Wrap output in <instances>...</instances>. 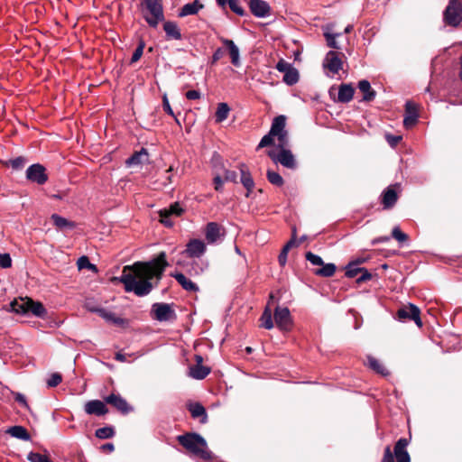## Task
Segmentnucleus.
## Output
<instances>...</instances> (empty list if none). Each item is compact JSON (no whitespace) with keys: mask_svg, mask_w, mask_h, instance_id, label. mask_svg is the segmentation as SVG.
Wrapping results in <instances>:
<instances>
[{"mask_svg":"<svg viewBox=\"0 0 462 462\" xmlns=\"http://www.w3.org/2000/svg\"><path fill=\"white\" fill-rule=\"evenodd\" d=\"M163 30L166 34V39L170 40H181L182 35L177 23L172 21H166L163 23Z\"/></svg>","mask_w":462,"mask_h":462,"instance_id":"b1692460","label":"nucleus"},{"mask_svg":"<svg viewBox=\"0 0 462 462\" xmlns=\"http://www.w3.org/2000/svg\"><path fill=\"white\" fill-rule=\"evenodd\" d=\"M97 438L100 439H111L115 435V430L111 426L97 429L95 432Z\"/></svg>","mask_w":462,"mask_h":462,"instance_id":"c03bdc74","label":"nucleus"},{"mask_svg":"<svg viewBox=\"0 0 462 462\" xmlns=\"http://www.w3.org/2000/svg\"><path fill=\"white\" fill-rule=\"evenodd\" d=\"M335 24L328 23L322 27L323 36L326 40L328 47L334 50H340V46L337 41V38L341 36V32H334Z\"/></svg>","mask_w":462,"mask_h":462,"instance_id":"aec40b11","label":"nucleus"},{"mask_svg":"<svg viewBox=\"0 0 462 462\" xmlns=\"http://www.w3.org/2000/svg\"><path fill=\"white\" fill-rule=\"evenodd\" d=\"M226 235L225 228L216 222H209L205 228V237L208 244L221 241Z\"/></svg>","mask_w":462,"mask_h":462,"instance_id":"4468645a","label":"nucleus"},{"mask_svg":"<svg viewBox=\"0 0 462 462\" xmlns=\"http://www.w3.org/2000/svg\"><path fill=\"white\" fill-rule=\"evenodd\" d=\"M221 42L223 45L226 48L228 54L231 59V63L235 67H239L241 65L240 62V53L238 47L235 44V42L232 40L226 39V38H220Z\"/></svg>","mask_w":462,"mask_h":462,"instance_id":"5701e85b","label":"nucleus"},{"mask_svg":"<svg viewBox=\"0 0 462 462\" xmlns=\"http://www.w3.org/2000/svg\"><path fill=\"white\" fill-rule=\"evenodd\" d=\"M142 5L148 12L143 18L149 26L156 28L160 22L164 21L162 0H143Z\"/></svg>","mask_w":462,"mask_h":462,"instance_id":"39448f33","label":"nucleus"},{"mask_svg":"<svg viewBox=\"0 0 462 462\" xmlns=\"http://www.w3.org/2000/svg\"><path fill=\"white\" fill-rule=\"evenodd\" d=\"M385 139L392 147H395L402 140V135H393L391 134H385Z\"/></svg>","mask_w":462,"mask_h":462,"instance_id":"bf43d9fd","label":"nucleus"},{"mask_svg":"<svg viewBox=\"0 0 462 462\" xmlns=\"http://www.w3.org/2000/svg\"><path fill=\"white\" fill-rule=\"evenodd\" d=\"M167 264L166 254L162 252L152 261L147 263L137 262L132 266H125L119 280L124 284L126 292H134L137 296H145L152 289L151 281L153 278L161 279Z\"/></svg>","mask_w":462,"mask_h":462,"instance_id":"f257e3e1","label":"nucleus"},{"mask_svg":"<svg viewBox=\"0 0 462 462\" xmlns=\"http://www.w3.org/2000/svg\"><path fill=\"white\" fill-rule=\"evenodd\" d=\"M12 265V259L8 254H0V266L2 268H9Z\"/></svg>","mask_w":462,"mask_h":462,"instance_id":"e2e57ef3","label":"nucleus"},{"mask_svg":"<svg viewBox=\"0 0 462 462\" xmlns=\"http://www.w3.org/2000/svg\"><path fill=\"white\" fill-rule=\"evenodd\" d=\"M355 88L351 84H341L338 88L337 101L339 103H348L353 99Z\"/></svg>","mask_w":462,"mask_h":462,"instance_id":"a878e982","label":"nucleus"},{"mask_svg":"<svg viewBox=\"0 0 462 462\" xmlns=\"http://www.w3.org/2000/svg\"><path fill=\"white\" fill-rule=\"evenodd\" d=\"M151 313L154 319L161 322L170 321L176 318L174 310L168 303H154L152 306Z\"/></svg>","mask_w":462,"mask_h":462,"instance_id":"9d476101","label":"nucleus"},{"mask_svg":"<svg viewBox=\"0 0 462 462\" xmlns=\"http://www.w3.org/2000/svg\"><path fill=\"white\" fill-rule=\"evenodd\" d=\"M93 311H96L97 313H98V315L102 319H104L106 321H107L109 323L116 324V325L124 324V319L119 317H116V314L112 311L106 310L105 309H97V310H93Z\"/></svg>","mask_w":462,"mask_h":462,"instance_id":"f704fd0d","label":"nucleus"},{"mask_svg":"<svg viewBox=\"0 0 462 462\" xmlns=\"http://www.w3.org/2000/svg\"><path fill=\"white\" fill-rule=\"evenodd\" d=\"M144 47H145V42L143 40L141 39L138 42V46L136 47V49L134 50V51L133 53V56L131 58V63H134L141 59V57L143 53Z\"/></svg>","mask_w":462,"mask_h":462,"instance_id":"3c124183","label":"nucleus"},{"mask_svg":"<svg viewBox=\"0 0 462 462\" xmlns=\"http://www.w3.org/2000/svg\"><path fill=\"white\" fill-rule=\"evenodd\" d=\"M248 6L255 17L263 18L271 14V6L264 0H249Z\"/></svg>","mask_w":462,"mask_h":462,"instance_id":"f3484780","label":"nucleus"},{"mask_svg":"<svg viewBox=\"0 0 462 462\" xmlns=\"http://www.w3.org/2000/svg\"><path fill=\"white\" fill-rule=\"evenodd\" d=\"M25 178L29 182L41 186L48 181L49 175L46 168L42 164L34 163L27 168Z\"/></svg>","mask_w":462,"mask_h":462,"instance_id":"1a4fd4ad","label":"nucleus"},{"mask_svg":"<svg viewBox=\"0 0 462 462\" xmlns=\"http://www.w3.org/2000/svg\"><path fill=\"white\" fill-rule=\"evenodd\" d=\"M183 212L184 209L180 207V204H171L169 208L159 211L160 222L167 227H171L173 226L171 217H180Z\"/></svg>","mask_w":462,"mask_h":462,"instance_id":"ddd939ff","label":"nucleus"},{"mask_svg":"<svg viewBox=\"0 0 462 462\" xmlns=\"http://www.w3.org/2000/svg\"><path fill=\"white\" fill-rule=\"evenodd\" d=\"M322 268L315 271V274L321 277H331L335 274L337 267L334 263H326L321 265Z\"/></svg>","mask_w":462,"mask_h":462,"instance_id":"37998d69","label":"nucleus"},{"mask_svg":"<svg viewBox=\"0 0 462 462\" xmlns=\"http://www.w3.org/2000/svg\"><path fill=\"white\" fill-rule=\"evenodd\" d=\"M225 55V50L223 48H217L212 55L211 65H215L220 59Z\"/></svg>","mask_w":462,"mask_h":462,"instance_id":"0e129e2a","label":"nucleus"},{"mask_svg":"<svg viewBox=\"0 0 462 462\" xmlns=\"http://www.w3.org/2000/svg\"><path fill=\"white\" fill-rule=\"evenodd\" d=\"M419 114L417 105L412 101H407L405 104V116L403 125L406 128L413 126L418 121Z\"/></svg>","mask_w":462,"mask_h":462,"instance_id":"4be33fe9","label":"nucleus"},{"mask_svg":"<svg viewBox=\"0 0 462 462\" xmlns=\"http://www.w3.org/2000/svg\"><path fill=\"white\" fill-rule=\"evenodd\" d=\"M51 199H58V200H64V199H69V193L67 190H59L53 194H51Z\"/></svg>","mask_w":462,"mask_h":462,"instance_id":"052dcab7","label":"nucleus"},{"mask_svg":"<svg viewBox=\"0 0 462 462\" xmlns=\"http://www.w3.org/2000/svg\"><path fill=\"white\" fill-rule=\"evenodd\" d=\"M402 191L401 184L395 183L390 185L382 194L381 202H396L399 193Z\"/></svg>","mask_w":462,"mask_h":462,"instance_id":"393cba45","label":"nucleus"},{"mask_svg":"<svg viewBox=\"0 0 462 462\" xmlns=\"http://www.w3.org/2000/svg\"><path fill=\"white\" fill-rule=\"evenodd\" d=\"M77 265H78L79 270H83V269L97 270L96 265L91 263L89 262L88 257L85 256V255H83L78 259Z\"/></svg>","mask_w":462,"mask_h":462,"instance_id":"8fccbe9b","label":"nucleus"},{"mask_svg":"<svg viewBox=\"0 0 462 462\" xmlns=\"http://www.w3.org/2000/svg\"><path fill=\"white\" fill-rule=\"evenodd\" d=\"M172 277L180 283V285L187 291L196 292L199 291V287L190 279L187 278L181 273H175Z\"/></svg>","mask_w":462,"mask_h":462,"instance_id":"cd10ccee","label":"nucleus"},{"mask_svg":"<svg viewBox=\"0 0 462 462\" xmlns=\"http://www.w3.org/2000/svg\"><path fill=\"white\" fill-rule=\"evenodd\" d=\"M51 220L53 221V224L60 229H64V228H74L75 227V224L71 221H69L68 219L57 215V214H53L51 216Z\"/></svg>","mask_w":462,"mask_h":462,"instance_id":"ea45409f","label":"nucleus"},{"mask_svg":"<svg viewBox=\"0 0 462 462\" xmlns=\"http://www.w3.org/2000/svg\"><path fill=\"white\" fill-rule=\"evenodd\" d=\"M262 327L266 329L273 328L272 311L269 307H266L262 317H261Z\"/></svg>","mask_w":462,"mask_h":462,"instance_id":"a18cd8bd","label":"nucleus"},{"mask_svg":"<svg viewBox=\"0 0 462 462\" xmlns=\"http://www.w3.org/2000/svg\"><path fill=\"white\" fill-rule=\"evenodd\" d=\"M443 19L446 24L457 27L462 22V4L459 0H449Z\"/></svg>","mask_w":462,"mask_h":462,"instance_id":"423d86ee","label":"nucleus"},{"mask_svg":"<svg viewBox=\"0 0 462 462\" xmlns=\"http://www.w3.org/2000/svg\"><path fill=\"white\" fill-rule=\"evenodd\" d=\"M189 411L193 418H202L201 422L207 420V413L205 408L199 402L190 403Z\"/></svg>","mask_w":462,"mask_h":462,"instance_id":"e433bc0d","label":"nucleus"},{"mask_svg":"<svg viewBox=\"0 0 462 462\" xmlns=\"http://www.w3.org/2000/svg\"><path fill=\"white\" fill-rule=\"evenodd\" d=\"M204 8V5L201 4L199 0H194L191 3H188L182 6L180 10L179 16L184 17L187 15H193L198 14V12Z\"/></svg>","mask_w":462,"mask_h":462,"instance_id":"7c9ffc66","label":"nucleus"},{"mask_svg":"<svg viewBox=\"0 0 462 462\" xmlns=\"http://www.w3.org/2000/svg\"><path fill=\"white\" fill-rule=\"evenodd\" d=\"M185 97L189 100H195L199 99L201 94L198 90H189L188 92H186Z\"/></svg>","mask_w":462,"mask_h":462,"instance_id":"774afa93","label":"nucleus"},{"mask_svg":"<svg viewBox=\"0 0 462 462\" xmlns=\"http://www.w3.org/2000/svg\"><path fill=\"white\" fill-rule=\"evenodd\" d=\"M27 162L28 159L25 156H18L10 160L0 161L3 166L7 168L11 167L14 171H16L23 170Z\"/></svg>","mask_w":462,"mask_h":462,"instance_id":"473e14b6","label":"nucleus"},{"mask_svg":"<svg viewBox=\"0 0 462 462\" xmlns=\"http://www.w3.org/2000/svg\"><path fill=\"white\" fill-rule=\"evenodd\" d=\"M277 70H279L280 72H282L283 74H285V71H288L291 68H292V65L287 61H285L284 60H280L277 64H276V67Z\"/></svg>","mask_w":462,"mask_h":462,"instance_id":"680f3d73","label":"nucleus"},{"mask_svg":"<svg viewBox=\"0 0 462 462\" xmlns=\"http://www.w3.org/2000/svg\"><path fill=\"white\" fill-rule=\"evenodd\" d=\"M239 169H240V173H241V178H240L241 183L246 189V190L249 192L254 186V180H253L251 173L246 165L241 164Z\"/></svg>","mask_w":462,"mask_h":462,"instance_id":"72a5a7b5","label":"nucleus"},{"mask_svg":"<svg viewBox=\"0 0 462 462\" xmlns=\"http://www.w3.org/2000/svg\"><path fill=\"white\" fill-rule=\"evenodd\" d=\"M27 459L30 462H51L46 455H42L36 452H30L27 456Z\"/></svg>","mask_w":462,"mask_h":462,"instance_id":"864d4df0","label":"nucleus"},{"mask_svg":"<svg viewBox=\"0 0 462 462\" xmlns=\"http://www.w3.org/2000/svg\"><path fill=\"white\" fill-rule=\"evenodd\" d=\"M363 263V260L349 263L346 267V276L348 278H354L360 273L362 268L358 265Z\"/></svg>","mask_w":462,"mask_h":462,"instance_id":"79ce46f5","label":"nucleus"},{"mask_svg":"<svg viewBox=\"0 0 462 462\" xmlns=\"http://www.w3.org/2000/svg\"><path fill=\"white\" fill-rule=\"evenodd\" d=\"M274 320L281 330H290L292 325L291 313L286 307H276L274 310Z\"/></svg>","mask_w":462,"mask_h":462,"instance_id":"f8f14e48","label":"nucleus"},{"mask_svg":"<svg viewBox=\"0 0 462 462\" xmlns=\"http://www.w3.org/2000/svg\"><path fill=\"white\" fill-rule=\"evenodd\" d=\"M150 154L146 148H142L140 151L134 152L126 161L125 165L132 167L135 165L149 164Z\"/></svg>","mask_w":462,"mask_h":462,"instance_id":"412c9836","label":"nucleus"},{"mask_svg":"<svg viewBox=\"0 0 462 462\" xmlns=\"http://www.w3.org/2000/svg\"><path fill=\"white\" fill-rule=\"evenodd\" d=\"M396 318L400 321L412 320L419 327H422L420 309L411 303L401 307L396 312Z\"/></svg>","mask_w":462,"mask_h":462,"instance_id":"6e6552de","label":"nucleus"},{"mask_svg":"<svg viewBox=\"0 0 462 462\" xmlns=\"http://www.w3.org/2000/svg\"><path fill=\"white\" fill-rule=\"evenodd\" d=\"M10 309L18 314L32 313L39 318H43L47 313L46 309L40 301H34L30 298L14 300L10 303Z\"/></svg>","mask_w":462,"mask_h":462,"instance_id":"7ed1b4c3","label":"nucleus"},{"mask_svg":"<svg viewBox=\"0 0 462 462\" xmlns=\"http://www.w3.org/2000/svg\"><path fill=\"white\" fill-rule=\"evenodd\" d=\"M162 107H163V110L170 116H175L174 113H173V110L171 109V106L169 103V100L166 97V95L163 96V98H162Z\"/></svg>","mask_w":462,"mask_h":462,"instance_id":"338daca9","label":"nucleus"},{"mask_svg":"<svg viewBox=\"0 0 462 462\" xmlns=\"http://www.w3.org/2000/svg\"><path fill=\"white\" fill-rule=\"evenodd\" d=\"M276 137L278 139L277 148L280 151L287 150V147L289 146L288 132L281 134L277 135Z\"/></svg>","mask_w":462,"mask_h":462,"instance_id":"6e6d98bb","label":"nucleus"},{"mask_svg":"<svg viewBox=\"0 0 462 462\" xmlns=\"http://www.w3.org/2000/svg\"><path fill=\"white\" fill-rule=\"evenodd\" d=\"M299 78L298 69L292 67L288 71H285L283 81L289 86H293L299 81Z\"/></svg>","mask_w":462,"mask_h":462,"instance_id":"a19ab883","label":"nucleus"},{"mask_svg":"<svg viewBox=\"0 0 462 462\" xmlns=\"http://www.w3.org/2000/svg\"><path fill=\"white\" fill-rule=\"evenodd\" d=\"M7 432L14 438L22 439V440H30L31 437L28 433L27 430L23 426H13L11 427Z\"/></svg>","mask_w":462,"mask_h":462,"instance_id":"c9c22d12","label":"nucleus"},{"mask_svg":"<svg viewBox=\"0 0 462 462\" xmlns=\"http://www.w3.org/2000/svg\"><path fill=\"white\" fill-rule=\"evenodd\" d=\"M211 164L213 168V173L217 171L223 172L225 179L228 180V170L225 167L223 157L217 152H213L211 157Z\"/></svg>","mask_w":462,"mask_h":462,"instance_id":"c85d7f7f","label":"nucleus"},{"mask_svg":"<svg viewBox=\"0 0 462 462\" xmlns=\"http://www.w3.org/2000/svg\"><path fill=\"white\" fill-rule=\"evenodd\" d=\"M266 176L269 182L273 185L280 187L283 184V179L278 172L268 170Z\"/></svg>","mask_w":462,"mask_h":462,"instance_id":"de8ad7c7","label":"nucleus"},{"mask_svg":"<svg viewBox=\"0 0 462 462\" xmlns=\"http://www.w3.org/2000/svg\"><path fill=\"white\" fill-rule=\"evenodd\" d=\"M195 361L196 365L189 368V376L197 380H202L208 375L210 368L202 365L203 357L200 355L195 356Z\"/></svg>","mask_w":462,"mask_h":462,"instance_id":"dca6fc26","label":"nucleus"},{"mask_svg":"<svg viewBox=\"0 0 462 462\" xmlns=\"http://www.w3.org/2000/svg\"><path fill=\"white\" fill-rule=\"evenodd\" d=\"M300 243L296 241V230L293 229L292 230V237L291 239L286 243V245L282 247L279 256H278V261H279V263L281 264V266H284L287 263V255H288V252L290 251L291 248H292L293 246H296L298 245Z\"/></svg>","mask_w":462,"mask_h":462,"instance_id":"c756f323","label":"nucleus"},{"mask_svg":"<svg viewBox=\"0 0 462 462\" xmlns=\"http://www.w3.org/2000/svg\"><path fill=\"white\" fill-rule=\"evenodd\" d=\"M61 381H62L61 375L58 373H54L47 380V385L49 387H55V386L59 385L61 383Z\"/></svg>","mask_w":462,"mask_h":462,"instance_id":"13d9d810","label":"nucleus"},{"mask_svg":"<svg viewBox=\"0 0 462 462\" xmlns=\"http://www.w3.org/2000/svg\"><path fill=\"white\" fill-rule=\"evenodd\" d=\"M372 279V274L365 269L362 268L360 272V276L356 279L357 283H361Z\"/></svg>","mask_w":462,"mask_h":462,"instance_id":"69168bd1","label":"nucleus"},{"mask_svg":"<svg viewBox=\"0 0 462 462\" xmlns=\"http://www.w3.org/2000/svg\"><path fill=\"white\" fill-rule=\"evenodd\" d=\"M367 364L371 369L375 371L377 374L386 376L389 374L388 370L385 368V366L376 358L373 356L367 357Z\"/></svg>","mask_w":462,"mask_h":462,"instance_id":"4c0bfd02","label":"nucleus"},{"mask_svg":"<svg viewBox=\"0 0 462 462\" xmlns=\"http://www.w3.org/2000/svg\"><path fill=\"white\" fill-rule=\"evenodd\" d=\"M227 5H228L229 8L231 9V11L234 12L235 14H236L237 15H240V16L245 15V12L243 9V7L240 6L238 0H229Z\"/></svg>","mask_w":462,"mask_h":462,"instance_id":"5fc2aeb1","label":"nucleus"},{"mask_svg":"<svg viewBox=\"0 0 462 462\" xmlns=\"http://www.w3.org/2000/svg\"><path fill=\"white\" fill-rule=\"evenodd\" d=\"M274 137L275 135H272L269 132L267 134H265L260 141L259 144L257 145L256 150H260L263 147L267 146H273L274 145Z\"/></svg>","mask_w":462,"mask_h":462,"instance_id":"603ef678","label":"nucleus"},{"mask_svg":"<svg viewBox=\"0 0 462 462\" xmlns=\"http://www.w3.org/2000/svg\"><path fill=\"white\" fill-rule=\"evenodd\" d=\"M104 401L123 414H127L133 410L126 400L118 393H111L105 397Z\"/></svg>","mask_w":462,"mask_h":462,"instance_id":"2eb2a0df","label":"nucleus"},{"mask_svg":"<svg viewBox=\"0 0 462 462\" xmlns=\"http://www.w3.org/2000/svg\"><path fill=\"white\" fill-rule=\"evenodd\" d=\"M213 174H214V177H213L214 188L217 191H221L222 188H223V184L226 181L225 179V175L223 172H220V171L214 172Z\"/></svg>","mask_w":462,"mask_h":462,"instance_id":"09e8293b","label":"nucleus"},{"mask_svg":"<svg viewBox=\"0 0 462 462\" xmlns=\"http://www.w3.org/2000/svg\"><path fill=\"white\" fill-rule=\"evenodd\" d=\"M408 445V439L402 438L396 442L393 448V453L392 452L391 447L387 446L384 448L381 462H394V457H396V462H411V457L407 451Z\"/></svg>","mask_w":462,"mask_h":462,"instance_id":"20e7f679","label":"nucleus"},{"mask_svg":"<svg viewBox=\"0 0 462 462\" xmlns=\"http://www.w3.org/2000/svg\"><path fill=\"white\" fill-rule=\"evenodd\" d=\"M230 112V107L226 103H219L215 113V118L217 123L225 121Z\"/></svg>","mask_w":462,"mask_h":462,"instance_id":"58836bf2","label":"nucleus"},{"mask_svg":"<svg viewBox=\"0 0 462 462\" xmlns=\"http://www.w3.org/2000/svg\"><path fill=\"white\" fill-rule=\"evenodd\" d=\"M392 237L395 239L400 245H403L409 240L408 235L402 232L399 226H395L393 228Z\"/></svg>","mask_w":462,"mask_h":462,"instance_id":"49530a36","label":"nucleus"},{"mask_svg":"<svg viewBox=\"0 0 462 462\" xmlns=\"http://www.w3.org/2000/svg\"><path fill=\"white\" fill-rule=\"evenodd\" d=\"M285 126H286V116L283 115H281V116L274 117L269 132L271 133L272 135L277 136L281 134L287 132L285 130Z\"/></svg>","mask_w":462,"mask_h":462,"instance_id":"2f4dec72","label":"nucleus"},{"mask_svg":"<svg viewBox=\"0 0 462 462\" xmlns=\"http://www.w3.org/2000/svg\"><path fill=\"white\" fill-rule=\"evenodd\" d=\"M206 245L199 239H191L186 245L184 254L190 258H199L206 252Z\"/></svg>","mask_w":462,"mask_h":462,"instance_id":"a211bd4d","label":"nucleus"},{"mask_svg":"<svg viewBox=\"0 0 462 462\" xmlns=\"http://www.w3.org/2000/svg\"><path fill=\"white\" fill-rule=\"evenodd\" d=\"M267 155L274 163H281L287 169L295 170L298 166L295 156L289 149L279 151V152L270 150Z\"/></svg>","mask_w":462,"mask_h":462,"instance_id":"0eeeda50","label":"nucleus"},{"mask_svg":"<svg viewBox=\"0 0 462 462\" xmlns=\"http://www.w3.org/2000/svg\"><path fill=\"white\" fill-rule=\"evenodd\" d=\"M344 56L342 52L329 51L324 59L323 67L334 74L338 73L343 68L342 58Z\"/></svg>","mask_w":462,"mask_h":462,"instance_id":"9b49d317","label":"nucleus"},{"mask_svg":"<svg viewBox=\"0 0 462 462\" xmlns=\"http://www.w3.org/2000/svg\"><path fill=\"white\" fill-rule=\"evenodd\" d=\"M358 88L363 93V101L371 102L375 98L376 92L372 88L368 80H360L358 82Z\"/></svg>","mask_w":462,"mask_h":462,"instance_id":"bb28decb","label":"nucleus"},{"mask_svg":"<svg viewBox=\"0 0 462 462\" xmlns=\"http://www.w3.org/2000/svg\"><path fill=\"white\" fill-rule=\"evenodd\" d=\"M106 404L105 401H88L84 405V411L88 415L104 416L108 413V409Z\"/></svg>","mask_w":462,"mask_h":462,"instance_id":"6ab92c4d","label":"nucleus"},{"mask_svg":"<svg viewBox=\"0 0 462 462\" xmlns=\"http://www.w3.org/2000/svg\"><path fill=\"white\" fill-rule=\"evenodd\" d=\"M178 442L185 448L193 456L205 461L211 460L213 455L208 448V444L204 438L198 433H186L177 437Z\"/></svg>","mask_w":462,"mask_h":462,"instance_id":"f03ea898","label":"nucleus"},{"mask_svg":"<svg viewBox=\"0 0 462 462\" xmlns=\"http://www.w3.org/2000/svg\"><path fill=\"white\" fill-rule=\"evenodd\" d=\"M306 259L313 265L321 266L323 265V260L320 256L308 252L306 253Z\"/></svg>","mask_w":462,"mask_h":462,"instance_id":"4d7b16f0","label":"nucleus"}]
</instances>
